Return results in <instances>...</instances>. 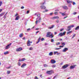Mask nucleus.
I'll return each instance as SVG.
<instances>
[{
  "mask_svg": "<svg viewBox=\"0 0 79 79\" xmlns=\"http://www.w3.org/2000/svg\"><path fill=\"white\" fill-rule=\"evenodd\" d=\"M29 50H33V48L31 47L29 49Z\"/></svg>",
  "mask_w": 79,
  "mask_h": 79,
  "instance_id": "35",
  "label": "nucleus"
},
{
  "mask_svg": "<svg viewBox=\"0 0 79 79\" xmlns=\"http://www.w3.org/2000/svg\"><path fill=\"white\" fill-rule=\"evenodd\" d=\"M36 19L37 20L35 22V23H36V24H37V23H38V18H37Z\"/></svg>",
  "mask_w": 79,
  "mask_h": 79,
  "instance_id": "33",
  "label": "nucleus"
},
{
  "mask_svg": "<svg viewBox=\"0 0 79 79\" xmlns=\"http://www.w3.org/2000/svg\"><path fill=\"white\" fill-rule=\"evenodd\" d=\"M62 7L64 9V10H68V7L66 6H62Z\"/></svg>",
  "mask_w": 79,
  "mask_h": 79,
  "instance_id": "13",
  "label": "nucleus"
},
{
  "mask_svg": "<svg viewBox=\"0 0 79 79\" xmlns=\"http://www.w3.org/2000/svg\"><path fill=\"white\" fill-rule=\"evenodd\" d=\"M5 12H3V13L1 14H0V16H3V15H4V14H5Z\"/></svg>",
  "mask_w": 79,
  "mask_h": 79,
  "instance_id": "25",
  "label": "nucleus"
},
{
  "mask_svg": "<svg viewBox=\"0 0 79 79\" xmlns=\"http://www.w3.org/2000/svg\"><path fill=\"white\" fill-rule=\"evenodd\" d=\"M40 37L38 39V41L40 42Z\"/></svg>",
  "mask_w": 79,
  "mask_h": 79,
  "instance_id": "47",
  "label": "nucleus"
},
{
  "mask_svg": "<svg viewBox=\"0 0 79 79\" xmlns=\"http://www.w3.org/2000/svg\"><path fill=\"white\" fill-rule=\"evenodd\" d=\"M19 16L18 15L16 17V18L15 19V20H18L19 19Z\"/></svg>",
  "mask_w": 79,
  "mask_h": 79,
  "instance_id": "15",
  "label": "nucleus"
},
{
  "mask_svg": "<svg viewBox=\"0 0 79 79\" xmlns=\"http://www.w3.org/2000/svg\"><path fill=\"white\" fill-rule=\"evenodd\" d=\"M22 61H24V60H26V59L25 58H23L22 59Z\"/></svg>",
  "mask_w": 79,
  "mask_h": 79,
  "instance_id": "42",
  "label": "nucleus"
},
{
  "mask_svg": "<svg viewBox=\"0 0 79 79\" xmlns=\"http://www.w3.org/2000/svg\"><path fill=\"white\" fill-rule=\"evenodd\" d=\"M35 79H38V77H35Z\"/></svg>",
  "mask_w": 79,
  "mask_h": 79,
  "instance_id": "56",
  "label": "nucleus"
},
{
  "mask_svg": "<svg viewBox=\"0 0 79 79\" xmlns=\"http://www.w3.org/2000/svg\"><path fill=\"white\" fill-rule=\"evenodd\" d=\"M61 48H55V50H60Z\"/></svg>",
  "mask_w": 79,
  "mask_h": 79,
  "instance_id": "39",
  "label": "nucleus"
},
{
  "mask_svg": "<svg viewBox=\"0 0 79 79\" xmlns=\"http://www.w3.org/2000/svg\"><path fill=\"white\" fill-rule=\"evenodd\" d=\"M61 44L64 47L65 45H66V43L63 42H61Z\"/></svg>",
  "mask_w": 79,
  "mask_h": 79,
  "instance_id": "14",
  "label": "nucleus"
},
{
  "mask_svg": "<svg viewBox=\"0 0 79 79\" xmlns=\"http://www.w3.org/2000/svg\"><path fill=\"white\" fill-rule=\"evenodd\" d=\"M10 72H11V71H7V73L8 74H10Z\"/></svg>",
  "mask_w": 79,
  "mask_h": 79,
  "instance_id": "32",
  "label": "nucleus"
},
{
  "mask_svg": "<svg viewBox=\"0 0 79 79\" xmlns=\"http://www.w3.org/2000/svg\"><path fill=\"white\" fill-rule=\"evenodd\" d=\"M44 67H47L48 66V65H47V64H44Z\"/></svg>",
  "mask_w": 79,
  "mask_h": 79,
  "instance_id": "34",
  "label": "nucleus"
},
{
  "mask_svg": "<svg viewBox=\"0 0 79 79\" xmlns=\"http://www.w3.org/2000/svg\"><path fill=\"white\" fill-rule=\"evenodd\" d=\"M76 66V65H72L70 67V69H74V68H75V67Z\"/></svg>",
  "mask_w": 79,
  "mask_h": 79,
  "instance_id": "8",
  "label": "nucleus"
},
{
  "mask_svg": "<svg viewBox=\"0 0 79 79\" xmlns=\"http://www.w3.org/2000/svg\"><path fill=\"white\" fill-rule=\"evenodd\" d=\"M45 40V39H44V38H42L41 39V41H44V40Z\"/></svg>",
  "mask_w": 79,
  "mask_h": 79,
  "instance_id": "40",
  "label": "nucleus"
},
{
  "mask_svg": "<svg viewBox=\"0 0 79 79\" xmlns=\"http://www.w3.org/2000/svg\"><path fill=\"white\" fill-rule=\"evenodd\" d=\"M56 34H57V32H54V35H56Z\"/></svg>",
  "mask_w": 79,
  "mask_h": 79,
  "instance_id": "57",
  "label": "nucleus"
},
{
  "mask_svg": "<svg viewBox=\"0 0 79 79\" xmlns=\"http://www.w3.org/2000/svg\"><path fill=\"white\" fill-rule=\"evenodd\" d=\"M58 36H60V37H62V36H63V34H62V33H59L58 35Z\"/></svg>",
  "mask_w": 79,
  "mask_h": 79,
  "instance_id": "17",
  "label": "nucleus"
},
{
  "mask_svg": "<svg viewBox=\"0 0 79 79\" xmlns=\"http://www.w3.org/2000/svg\"><path fill=\"white\" fill-rule=\"evenodd\" d=\"M48 11V10H46L43 11V13H45V12H47Z\"/></svg>",
  "mask_w": 79,
  "mask_h": 79,
  "instance_id": "41",
  "label": "nucleus"
},
{
  "mask_svg": "<svg viewBox=\"0 0 79 79\" xmlns=\"http://www.w3.org/2000/svg\"><path fill=\"white\" fill-rule=\"evenodd\" d=\"M60 13L62 14V16H64L65 15V14H64V13H63L62 12H60Z\"/></svg>",
  "mask_w": 79,
  "mask_h": 79,
  "instance_id": "23",
  "label": "nucleus"
},
{
  "mask_svg": "<svg viewBox=\"0 0 79 79\" xmlns=\"http://www.w3.org/2000/svg\"><path fill=\"white\" fill-rule=\"evenodd\" d=\"M73 5H76V3L74 2H73Z\"/></svg>",
  "mask_w": 79,
  "mask_h": 79,
  "instance_id": "54",
  "label": "nucleus"
},
{
  "mask_svg": "<svg viewBox=\"0 0 79 79\" xmlns=\"http://www.w3.org/2000/svg\"><path fill=\"white\" fill-rule=\"evenodd\" d=\"M26 66V64L25 63H24L21 66V68H24V66Z\"/></svg>",
  "mask_w": 79,
  "mask_h": 79,
  "instance_id": "16",
  "label": "nucleus"
},
{
  "mask_svg": "<svg viewBox=\"0 0 79 79\" xmlns=\"http://www.w3.org/2000/svg\"><path fill=\"white\" fill-rule=\"evenodd\" d=\"M8 53H9L8 51H7L4 53V55H6L7 54H8Z\"/></svg>",
  "mask_w": 79,
  "mask_h": 79,
  "instance_id": "27",
  "label": "nucleus"
},
{
  "mask_svg": "<svg viewBox=\"0 0 79 79\" xmlns=\"http://www.w3.org/2000/svg\"><path fill=\"white\" fill-rule=\"evenodd\" d=\"M41 20V18L40 17H39V20H38V23H40V21Z\"/></svg>",
  "mask_w": 79,
  "mask_h": 79,
  "instance_id": "28",
  "label": "nucleus"
},
{
  "mask_svg": "<svg viewBox=\"0 0 79 79\" xmlns=\"http://www.w3.org/2000/svg\"><path fill=\"white\" fill-rule=\"evenodd\" d=\"M63 46H59V47H60V48H63Z\"/></svg>",
  "mask_w": 79,
  "mask_h": 79,
  "instance_id": "63",
  "label": "nucleus"
},
{
  "mask_svg": "<svg viewBox=\"0 0 79 79\" xmlns=\"http://www.w3.org/2000/svg\"><path fill=\"white\" fill-rule=\"evenodd\" d=\"M51 63L52 64H54L56 63V61L54 59H52L51 60Z\"/></svg>",
  "mask_w": 79,
  "mask_h": 79,
  "instance_id": "10",
  "label": "nucleus"
},
{
  "mask_svg": "<svg viewBox=\"0 0 79 79\" xmlns=\"http://www.w3.org/2000/svg\"><path fill=\"white\" fill-rule=\"evenodd\" d=\"M60 44H61V43L60 42L57 43L56 44V45H60Z\"/></svg>",
  "mask_w": 79,
  "mask_h": 79,
  "instance_id": "36",
  "label": "nucleus"
},
{
  "mask_svg": "<svg viewBox=\"0 0 79 79\" xmlns=\"http://www.w3.org/2000/svg\"><path fill=\"white\" fill-rule=\"evenodd\" d=\"M59 40L60 41H62L63 40V39H60Z\"/></svg>",
  "mask_w": 79,
  "mask_h": 79,
  "instance_id": "59",
  "label": "nucleus"
},
{
  "mask_svg": "<svg viewBox=\"0 0 79 79\" xmlns=\"http://www.w3.org/2000/svg\"><path fill=\"white\" fill-rule=\"evenodd\" d=\"M23 36V33H21L19 35V37H20V38L22 37Z\"/></svg>",
  "mask_w": 79,
  "mask_h": 79,
  "instance_id": "21",
  "label": "nucleus"
},
{
  "mask_svg": "<svg viewBox=\"0 0 79 79\" xmlns=\"http://www.w3.org/2000/svg\"><path fill=\"white\" fill-rule=\"evenodd\" d=\"M27 45V46H31V41L29 40H28Z\"/></svg>",
  "mask_w": 79,
  "mask_h": 79,
  "instance_id": "12",
  "label": "nucleus"
},
{
  "mask_svg": "<svg viewBox=\"0 0 79 79\" xmlns=\"http://www.w3.org/2000/svg\"><path fill=\"white\" fill-rule=\"evenodd\" d=\"M55 11H59V10H58V9H56V10H55Z\"/></svg>",
  "mask_w": 79,
  "mask_h": 79,
  "instance_id": "64",
  "label": "nucleus"
},
{
  "mask_svg": "<svg viewBox=\"0 0 79 79\" xmlns=\"http://www.w3.org/2000/svg\"><path fill=\"white\" fill-rule=\"evenodd\" d=\"M51 42H54V40L53 39H51Z\"/></svg>",
  "mask_w": 79,
  "mask_h": 79,
  "instance_id": "38",
  "label": "nucleus"
},
{
  "mask_svg": "<svg viewBox=\"0 0 79 79\" xmlns=\"http://www.w3.org/2000/svg\"><path fill=\"white\" fill-rule=\"evenodd\" d=\"M56 53H58V52H54V53L55 55L56 54Z\"/></svg>",
  "mask_w": 79,
  "mask_h": 79,
  "instance_id": "50",
  "label": "nucleus"
},
{
  "mask_svg": "<svg viewBox=\"0 0 79 79\" xmlns=\"http://www.w3.org/2000/svg\"><path fill=\"white\" fill-rule=\"evenodd\" d=\"M18 65L19 66H20V65H21V63H20V62H19L18 63Z\"/></svg>",
  "mask_w": 79,
  "mask_h": 79,
  "instance_id": "49",
  "label": "nucleus"
},
{
  "mask_svg": "<svg viewBox=\"0 0 79 79\" xmlns=\"http://www.w3.org/2000/svg\"><path fill=\"white\" fill-rule=\"evenodd\" d=\"M74 27V25H73L68 26L67 27V28L68 29H69L67 30V31H69L71 30V27Z\"/></svg>",
  "mask_w": 79,
  "mask_h": 79,
  "instance_id": "2",
  "label": "nucleus"
},
{
  "mask_svg": "<svg viewBox=\"0 0 79 79\" xmlns=\"http://www.w3.org/2000/svg\"><path fill=\"white\" fill-rule=\"evenodd\" d=\"M52 15H53V13H51L49 15H50V16H52Z\"/></svg>",
  "mask_w": 79,
  "mask_h": 79,
  "instance_id": "52",
  "label": "nucleus"
},
{
  "mask_svg": "<svg viewBox=\"0 0 79 79\" xmlns=\"http://www.w3.org/2000/svg\"><path fill=\"white\" fill-rule=\"evenodd\" d=\"M68 48H64L62 50V52H66V51H68Z\"/></svg>",
  "mask_w": 79,
  "mask_h": 79,
  "instance_id": "9",
  "label": "nucleus"
},
{
  "mask_svg": "<svg viewBox=\"0 0 79 79\" xmlns=\"http://www.w3.org/2000/svg\"><path fill=\"white\" fill-rule=\"evenodd\" d=\"M11 45V43H10V44L7 45L6 47V48H5V50H7V49H8V48H10V46Z\"/></svg>",
  "mask_w": 79,
  "mask_h": 79,
  "instance_id": "3",
  "label": "nucleus"
},
{
  "mask_svg": "<svg viewBox=\"0 0 79 79\" xmlns=\"http://www.w3.org/2000/svg\"><path fill=\"white\" fill-rule=\"evenodd\" d=\"M56 66V65H52V68H55Z\"/></svg>",
  "mask_w": 79,
  "mask_h": 79,
  "instance_id": "43",
  "label": "nucleus"
},
{
  "mask_svg": "<svg viewBox=\"0 0 79 79\" xmlns=\"http://www.w3.org/2000/svg\"><path fill=\"white\" fill-rule=\"evenodd\" d=\"M7 13H8V12H7L5 14V15H4V18L5 19H6V15Z\"/></svg>",
  "mask_w": 79,
  "mask_h": 79,
  "instance_id": "29",
  "label": "nucleus"
},
{
  "mask_svg": "<svg viewBox=\"0 0 79 79\" xmlns=\"http://www.w3.org/2000/svg\"><path fill=\"white\" fill-rule=\"evenodd\" d=\"M52 19H59V17L58 16L53 17H52Z\"/></svg>",
  "mask_w": 79,
  "mask_h": 79,
  "instance_id": "11",
  "label": "nucleus"
},
{
  "mask_svg": "<svg viewBox=\"0 0 79 79\" xmlns=\"http://www.w3.org/2000/svg\"><path fill=\"white\" fill-rule=\"evenodd\" d=\"M63 30H64V28H62L60 30V31L61 32V31H63Z\"/></svg>",
  "mask_w": 79,
  "mask_h": 79,
  "instance_id": "48",
  "label": "nucleus"
},
{
  "mask_svg": "<svg viewBox=\"0 0 79 79\" xmlns=\"http://www.w3.org/2000/svg\"><path fill=\"white\" fill-rule=\"evenodd\" d=\"M49 56H52L53 55V52H51L49 53Z\"/></svg>",
  "mask_w": 79,
  "mask_h": 79,
  "instance_id": "19",
  "label": "nucleus"
},
{
  "mask_svg": "<svg viewBox=\"0 0 79 79\" xmlns=\"http://www.w3.org/2000/svg\"><path fill=\"white\" fill-rule=\"evenodd\" d=\"M79 26L76 27L75 28V30L76 31H77V30H79Z\"/></svg>",
  "mask_w": 79,
  "mask_h": 79,
  "instance_id": "18",
  "label": "nucleus"
},
{
  "mask_svg": "<svg viewBox=\"0 0 79 79\" xmlns=\"http://www.w3.org/2000/svg\"><path fill=\"white\" fill-rule=\"evenodd\" d=\"M40 8L41 9H42L43 10H45V9H46V7L43 5L41 6Z\"/></svg>",
  "mask_w": 79,
  "mask_h": 79,
  "instance_id": "6",
  "label": "nucleus"
},
{
  "mask_svg": "<svg viewBox=\"0 0 79 79\" xmlns=\"http://www.w3.org/2000/svg\"><path fill=\"white\" fill-rule=\"evenodd\" d=\"M21 50H23V48L21 47L19 48H17L16 49V51L17 52H20V51H21Z\"/></svg>",
  "mask_w": 79,
  "mask_h": 79,
  "instance_id": "4",
  "label": "nucleus"
},
{
  "mask_svg": "<svg viewBox=\"0 0 79 79\" xmlns=\"http://www.w3.org/2000/svg\"><path fill=\"white\" fill-rule=\"evenodd\" d=\"M56 23H59L60 21H59V20L57 19V21H56Z\"/></svg>",
  "mask_w": 79,
  "mask_h": 79,
  "instance_id": "46",
  "label": "nucleus"
},
{
  "mask_svg": "<svg viewBox=\"0 0 79 79\" xmlns=\"http://www.w3.org/2000/svg\"><path fill=\"white\" fill-rule=\"evenodd\" d=\"M52 73H53V71L52 70L48 71L46 72V74H49V75H51V74H52Z\"/></svg>",
  "mask_w": 79,
  "mask_h": 79,
  "instance_id": "1",
  "label": "nucleus"
},
{
  "mask_svg": "<svg viewBox=\"0 0 79 79\" xmlns=\"http://www.w3.org/2000/svg\"><path fill=\"white\" fill-rule=\"evenodd\" d=\"M68 67V64H66L63 66L62 67V68L63 69H66V68H67Z\"/></svg>",
  "mask_w": 79,
  "mask_h": 79,
  "instance_id": "5",
  "label": "nucleus"
},
{
  "mask_svg": "<svg viewBox=\"0 0 79 79\" xmlns=\"http://www.w3.org/2000/svg\"><path fill=\"white\" fill-rule=\"evenodd\" d=\"M75 36H76V34H74V35H73V37H72V39H73V38H74V37H75Z\"/></svg>",
  "mask_w": 79,
  "mask_h": 79,
  "instance_id": "44",
  "label": "nucleus"
},
{
  "mask_svg": "<svg viewBox=\"0 0 79 79\" xmlns=\"http://www.w3.org/2000/svg\"><path fill=\"white\" fill-rule=\"evenodd\" d=\"M67 2L68 3H72V1H70L69 0H67Z\"/></svg>",
  "mask_w": 79,
  "mask_h": 79,
  "instance_id": "22",
  "label": "nucleus"
},
{
  "mask_svg": "<svg viewBox=\"0 0 79 79\" xmlns=\"http://www.w3.org/2000/svg\"><path fill=\"white\" fill-rule=\"evenodd\" d=\"M23 40H25L26 39V38L25 37L23 38Z\"/></svg>",
  "mask_w": 79,
  "mask_h": 79,
  "instance_id": "62",
  "label": "nucleus"
},
{
  "mask_svg": "<svg viewBox=\"0 0 79 79\" xmlns=\"http://www.w3.org/2000/svg\"><path fill=\"white\" fill-rule=\"evenodd\" d=\"M51 37V38H53L54 37V35H53V33H51V35H50V37Z\"/></svg>",
  "mask_w": 79,
  "mask_h": 79,
  "instance_id": "20",
  "label": "nucleus"
},
{
  "mask_svg": "<svg viewBox=\"0 0 79 79\" xmlns=\"http://www.w3.org/2000/svg\"><path fill=\"white\" fill-rule=\"evenodd\" d=\"M38 18H40V15L39 14L38 15H36Z\"/></svg>",
  "mask_w": 79,
  "mask_h": 79,
  "instance_id": "31",
  "label": "nucleus"
},
{
  "mask_svg": "<svg viewBox=\"0 0 79 79\" xmlns=\"http://www.w3.org/2000/svg\"><path fill=\"white\" fill-rule=\"evenodd\" d=\"M77 14V12H74L73 14L74 15H76Z\"/></svg>",
  "mask_w": 79,
  "mask_h": 79,
  "instance_id": "45",
  "label": "nucleus"
},
{
  "mask_svg": "<svg viewBox=\"0 0 79 79\" xmlns=\"http://www.w3.org/2000/svg\"><path fill=\"white\" fill-rule=\"evenodd\" d=\"M24 7L23 6L21 7V9H24Z\"/></svg>",
  "mask_w": 79,
  "mask_h": 79,
  "instance_id": "53",
  "label": "nucleus"
},
{
  "mask_svg": "<svg viewBox=\"0 0 79 79\" xmlns=\"http://www.w3.org/2000/svg\"><path fill=\"white\" fill-rule=\"evenodd\" d=\"M45 4V2H43V3H41V5H44Z\"/></svg>",
  "mask_w": 79,
  "mask_h": 79,
  "instance_id": "58",
  "label": "nucleus"
},
{
  "mask_svg": "<svg viewBox=\"0 0 79 79\" xmlns=\"http://www.w3.org/2000/svg\"><path fill=\"white\" fill-rule=\"evenodd\" d=\"M2 3H3V2H2L0 1V6H2Z\"/></svg>",
  "mask_w": 79,
  "mask_h": 79,
  "instance_id": "37",
  "label": "nucleus"
},
{
  "mask_svg": "<svg viewBox=\"0 0 79 79\" xmlns=\"http://www.w3.org/2000/svg\"><path fill=\"white\" fill-rule=\"evenodd\" d=\"M50 35H51V32H48L47 33L46 37H50Z\"/></svg>",
  "mask_w": 79,
  "mask_h": 79,
  "instance_id": "7",
  "label": "nucleus"
},
{
  "mask_svg": "<svg viewBox=\"0 0 79 79\" xmlns=\"http://www.w3.org/2000/svg\"><path fill=\"white\" fill-rule=\"evenodd\" d=\"M57 53V55H60V52H57V53Z\"/></svg>",
  "mask_w": 79,
  "mask_h": 79,
  "instance_id": "55",
  "label": "nucleus"
},
{
  "mask_svg": "<svg viewBox=\"0 0 79 79\" xmlns=\"http://www.w3.org/2000/svg\"><path fill=\"white\" fill-rule=\"evenodd\" d=\"M66 31H64V32L62 33V36L64 35H65V34H66Z\"/></svg>",
  "mask_w": 79,
  "mask_h": 79,
  "instance_id": "30",
  "label": "nucleus"
},
{
  "mask_svg": "<svg viewBox=\"0 0 79 79\" xmlns=\"http://www.w3.org/2000/svg\"><path fill=\"white\" fill-rule=\"evenodd\" d=\"M56 76H55L54 77L53 79H55V78H56Z\"/></svg>",
  "mask_w": 79,
  "mask_h": 79,
  "instance_id": "60",
  "label": "nucleus"
},
{
  "mask_svg": "<svg viewBox=\"0 0 79 79\" xmlns=\"http://www.w3.org/2000/svg\"><path fill=\"white\" fill-rule=\"evenodd\" d=\"M54 27V25H53L51 27H48V29H52V28H53Z\"/></svg>",
  "mask_w": 79,
  "mask_h": 79,
  "instance_id": "24",
  "label": "nucleus"
},
{
  "mask_svg": "<svg viewBox=\"0 0 79 79\" xmlns=\"http://www.w3.org/2000/svg\"><path fill=\"white\" fill-rule=\"evenodd\" d=\"M72 31H70L68 32H67V34H71V33H72Z\"/></svg>",
  "mask_w": 79,
  "mask_h": 79,
  "instance_id": "26",
  "label": "nucleus"
},
{
  "mask_svg": "<svg viewBox=\"0 0 79 79\" xmlns=\"http://www.w3.org/2000/svg\"><path fill=\"white\" fill-rule=\"evenodd\" d=\"M30 30H31V29H30V28H28V29H27V31H30Z\"/></svg>",
  "mask_w": 79,
  "mask_h": 79,
  "instance_id": "61",
  "label": "nucleus"
},
{
  "mask_svg": "<svg viewBox=\"0 0 79 79\" xmlns=\"http://www.w3.org/2000/svg\"><path fill=\"white\" fill-rule=\"evenodd\" d=\"M28 13H29V10H28V11L27 12V14H28Z\"/></svg>",
  "mask_w": 79,
  "mask_h": 79,
  "instance_id": "51",
  "label": "nucleus"
}]
</instances>
